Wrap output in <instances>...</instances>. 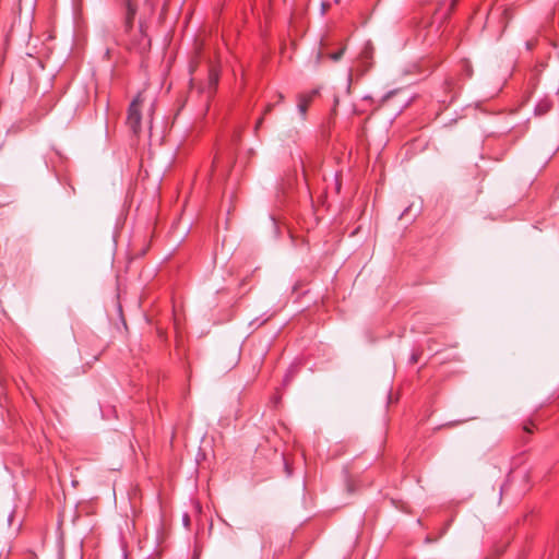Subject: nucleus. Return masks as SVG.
Listing matches in <instances>:
<instances>
[{"instance_id": "1", "label": "nucleus", "mask_w": 559, "mask_h": 559, "mask_svg": "<svg viewBox=\"0 0 559 559\" xmlns=\"http://www.w3.org/2000/svg\"><path fill=\"white\" fill-rule=\"evenodd\" d=\"M141 103H142L141 95H138L131 102V104L129 105V108H128L127 126L134 135H139L140 131H141V119H142L141 111H140Z\"/></svg>"}, {"instance_id": "2", "label": "nucleus", "mask_w": 559, "mask_h": 559, "mask_svg": "<svg viewBox=\"0 0 559 559\" xmlns=\"http://www.w3.org/2000/svg\"><path fill=\"white\" fill-rule=\"evenodd\" d=\"M551 108V103L548 100V99H543L540 100L536 106H535V115L536 116H542V115H545L546 112H548Z\"/></svg>"}, {"instance_id": "3", "label": "nucleus", "mask_w": 559, "mask_h": 559, "mask_svg": "<svg viewBox=\"0 0 559 559\" xmlns=\"http://www.w3.org/2000/svg\"><path fill=\"white\" fill-rule=\"evenodd\" d=\"M138 10V5L133 0H127V24L130 25Z\"/></svg>"}, {"instance_id": "4", "label": "nucleus", "mask_w": 559, "mask_h": 559, "mask_svg": "<svg viewBox=\"0 0 559 559\" xmlns=\"http://www.w3.org/2000/svg\"><path fill=\"white\" fill-rule=\"evenodd\" d=\"M307 98L305 96H297V109L299 114L301 115V118L305 119L309 104H307Z\"/></svg>"}, {"instance_id": "5", "label": "nucleus", "mask_w": 559, "mask_h": 559, "mask_svg": "<svg viewBox=\"0 0 559 559\" xmlns=\"http://www.w3.org/2000/svg\"><path fill=\"white\" fill-rule=\"evenodd\" d=\"M319 88H313L307 93H300L298 96H305L307 99V104H311V102L319 95Z\"/></svg>"}, {"instance_id": "6", "label": "nucleus", "mask_w": 559, "mask_h": 559, "mask_svg": "<svg viewBox=\"0 0 559 559\" xmlns=\"http://www.w3.org/2000/svg\"><path fill=\"white\" fill-rule=\"evenodd\" d=\"M319 88H313L307 93H300L298 96H305L307 99V104H311V102L319 95Z\"/></svg>"}, {"instance_id": "7", "label": "nucleus", "mask_w": 559, "mask_h": 559, "mask_svg": "<svg viewBox=\"0 0 559 559\" xmlns=\"http://www.w3.org/2000/svg\"><path fill=\"white\" fill-rule=\"evenodd\" d=\"M343 53H344V49L342 48L338 51L331 53L330 57L332 60L338 61L342 58Z\"/></svg>"}, {"instance_id": "8", "label": "nucleus", "mask_w": 559, "mask_h": 559, "mask_svg": "<svg viewBox=\"0 0 559 559\" xmlns=\"http://www.w3.org/2000/svg\"><path fill=\"white\" fill-rule=\"evenodd\" d=\"M182 524L186 528H188L190 526V515L188 513H183Z\"/></svg>"}, {"instance_id": "9", "label": "nucleus", "mask_w": 559, "mask_h": 559, "mask_svg": "<svg viewBox=\"0 0 559 559\" xmlns=\"http://www.w3.org/2000/svg\"><path fill=\"white\" fill-rule=\"evenodd\" d=\"M419 360V354L414 352L412 355H411V358H409V362L411 364H416L418 362Z\"/></svg>"}, {"instance_id": "10", "label": "nucleus", "mask_w": 559, "mask_h": 559, "mask_svg": "<svg viewBox=\"0 0 559 559\" xmlns=\"http://www.w3.org/2000/svg\"><path fill=\"white\" fill-rule=\"evenodd\" d=\"M295 371H297V366H292V367H290V369H289V371H288V374L286 376L285 381H292L290 374H292L293 372H295Z\"/></svg>"}, {"instance_id": "11", "label": "nucleus", "mask_w": 559, "mask_h": 559, "mask_svg": "<svg viewBox=\"0 0 559 559\" xmlns=\"http://www.w3.org/2000/svg\"><path fill=\"white\" fill-rule=\"evenodd\" d=\"M455 5V0H451V3H450V7L447 9V11L442 14V19L445 17L449 12L453 9V7Z\"/></svg>"}, {"instance_id": "12", "label": "nucleus", "mask_w": 559, "mask_h": 559, "mask_svg": "<svg viewBox=\"0 0 559 559\" xmlns=\"http://www.w3.org/2000/svg\"><path fill=\"white\" fill-rule=\"evenodd\" d=\"M262 122H263V117H261V118L257 121L255 127H254V130H255V131H258V129L261 127Z\"/></svg>"}, {"instance_id": "13", "label": "nucleus", "mask_w": 559, "mask_h": 559, "mask_svg": "<svg viewBox=\"0 0 559 559\" xmlns=\"http://www.w3.org/2000/svg\"><path fill=\"white\" fill-rule=\"evenodd\" d=\"M273 108V105L272 104H269L266 107H265V110H264V114H267L272 110Z\"/></svg>"}, {"instance_id": "14", "label": "nucleus", "mask_w": 559, "mask_h": 559, "mask_svg": "<svg viewBox=\"0 0 559 559\" xmlns=\"http://www.w3.org/2000/svg\"><path fill=\"white\" fill-rule=\"evenodd\" d=\"M533 47H534V44L532 41H526V48L528 50L533 49Z\"/></svg>"}, {"instance_id": "15", "label": "nucleus", "mask_w": 559, "mask_h": 559, "mask_svg": "<svg viewBox=\"0 0 559 559\" xmlns=\"http://www.w3.org/2000/svg\"><path fill=\"white\" fill-rule=\"evenodd\" d=\"M503 16L504 19L509 20L510 19V15H509V11L508 10H504L503 11Z\"/></svg>"}, {"instance_id": "16", "label": "nucleus", "mask_w": 559, "mask_h": 559, "mask_svg": "<svg viewBox=\"0 0 559 559\" xmlns=\"http://www.w3.org/2000/svg\"><path fill=\"white\" fill-rule=\"evenodd\" d=\"M211 82L214 85L217 84V78L216 76L211 78Z\"/></svg>"}, {"instance_id": "17", "label": "nucleus", "mask_w": 559, "mask_h": 559, "mask_svg": "<svg viewBox=\"0 0 559 559\" xmlns=\"http://www.w3.org/2000/svg\"><path fill=\"white\" fill-rule=\"evenodd\" d=\"M409 207L405 209V211L400 215V218H402L403 216H405V214L408 212Z\"/></svg>"}, {"instance_id": "18", "label": "nucleus", "mask_w": 559, "mask_h": 559, "mask_svg": "<svg viewBox=\"0 0 559 559\" xmlns=\"http://www.w3.org/2000/svg\"><path fill=\"white\" fill-rule=\"evenodd\" d=\"M12 519H13V513H11V514L9 515V518H8V522H9V524H11Z\"/></svg>"}, {"instance_id": "19", "label": "nucleus", "mask_w": 559, "mask_h": 559, "mask_svg": "<svg viewBox=\"0 0 559 559\" xmlns=\"http://www.w3.org/2000/svg\"><path fill=\"white\" fill-rule=\"evenodd\" d=\"M524 430H525L526 432H532V429H531L528 426H524Z\"/></svg>"}, {"instance_id": "20", "label": "nucleus", "mask_w": 559, "mask_h": 559, "mask_svg": "<svg viewBox=\"0 0 559 559\" xmlns=\"http://www.w3.org/2000/svg\"><path fill=\"white\" fill-rule=\"evenodd\" d=\"M278 99H280V102H282L284 99L283 94H281V93L278 94Z\"/></svg>"}, {"instance_id": "21", "label": "nucleus", "mask_w": 559, "mask_h": 559, "mask_svg": "<svg viewBox=\"0 0 559 559\" xmlns=\"http://www.w3.org/2000/svg\"><path fill=\"white\" fill-rule=\"evenodd\" d=\"M391 396H392V393L389 392V394H388L389 401H391Z\"/></svg>"}]
</instances>
